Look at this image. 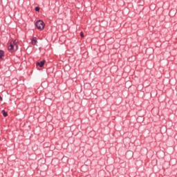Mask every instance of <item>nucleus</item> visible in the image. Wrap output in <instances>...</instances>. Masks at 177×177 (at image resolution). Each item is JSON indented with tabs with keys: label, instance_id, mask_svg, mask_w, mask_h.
<instances>
[{
	"label": "nucleus",
	"instance_id": "obj_7",
	"mask_svg": "<svg viewBox=\"0 0 177 177\" xmlns=\"http://www.w3.org/2000/svg\"><path fill=\"white\" fill-rule=\"evenodd\" d=\"M36 12H39V7H35Z\"/></svg>",
	"mask_w": 177,
	"mask_h": 177
},
{
	"label": "nucleus",
	"instance_id": "obj_6",
	"mask_svg": "<svg viewBox=\"0 0 177 177\" xmlns=\"http://www.w3.org/2000/svg\"><path fill=\"white\" fill-rule=\"evenodd\" d=\"M2 114L3 117H8V113L5 110L2 111Z\"/></svg>",
	"mask_w": 177,
	"mask_h": 177
},
{
	"label": "nucleus",
	"instance_id": "obj_2",
	"mask_svg": "<svg viewBox=\"0 0 177 177\" xmlns=\"http://www.w3.org/2000/svg\"><path fill=\"white\" fill-rule=\"evenodd\" d=\"M35 26L38 30H44V28H45V24L41 20L37 21L35 24Z\"/></svg>",
	"mask_w": 177,
	"mask_h": 177
},
{
	"label": "nucleus",
	"instance_id": "obj_4",
	"mask_svg": "<svg viewBox=\"0 0 177 177\" xmlns=\"http://www.w3.org/2000/svg\"><path fill=\"white\" fill-rule=\"evenodd\" d=\"M4 56H5V53L3 52V50H0V60L2 59Z\"/></svg>",
	"mask_w": 177,
	"mask_h": 177
},
{
	"label": "nucleus",
	"instance_id": "obj_10",
	"mask_svg": "<svg viewBox=\"0 0 177 177\" xmlns=\"http://www.w3.org/2000/svg\"><path fill=\"white\" fill-rule=\"evenodd\" d=\"M171 13H172V10H170V12H169V15H171Z\"/></svg>",
	"mask_w": 177,
	"mask_h": 177
},
{
	"label": "nucleus",
	"instance_id": "obj_9",
	"mask_svg": "<svg viewBox=\"0 0 177 177\" xmlns=\"http://www.w3.org/2000/svg\"><path fill=\"white\" fill-rule=\"evenodd\" d=\"M0 101H2V97L0 95Z\"/></svg>",
	"mask_w": 177,
	"mask_h": 177
},
{
	"label": "nucleus",
	"instance_id": "obj_1",
	"mask_svg": "<svg viewBox=\"0 0 177 177\" xmlns=\"http://www.w3.org/2000/svg\"><path fill=\"white\" fill-rule=\"evenodd\" d=\"M18 42L19 41H17V40L11 41L8 46V50H10V52H15V50H17L19 48V46L17 45Z\"/></svg>",
	"mask_w": 177,
	"mask_h": 177
},
{
	"label": "nucleus",
	"instance_id": "obj_5",
	"mask_svg": "<svg viewBox=\"0 0 177 177\" xmlns=\"http://www.w3.org/2000/svg\"><path fill=\"white\" fill-rule=\"evenodd\" d=\"M38 41H37V38L36 37H33L32 39V45H37V43Z\"/></svg>",
	"mask_w": 177,
	"mask_h": 177
},
{
	"label": "nucleus",
	"instance_id": "obj_3",
	"mask_svg": "<svg viewBox=\"0 0 177 177\" xmlns=\"http://www.w3.org/2000/svg\"><path fill=\"white\" fill-rule=\"evenodd\" d=\"M45 65V60L41 61L40 62L37 63V66H39L40 67H44Z\"/></svg>",
	"mask_w": 177,
	"mask_h": 177
},
{
	"label": "nucleus",
	"instance_id": "obj_8",
	"mask_svg": "<svg viewBox=\"0 0 177 177\" xmlns=\"http://www.w3.org/2000/svg\"><path fill=\"white\" fill-rule=\"evenodd\" d=\"M80 37H82V38H84V32H80Z\"/></svg>",
	"mask_w": 177,
	"mask_h": 177
}]
</instances>
